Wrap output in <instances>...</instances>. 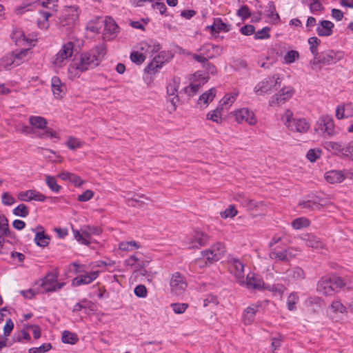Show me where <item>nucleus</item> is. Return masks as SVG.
Listing matches in <instances>:
<instances>
[{
  "label": "nucleus",
  "instance_id": "obj_1",
  "mask_svg": "<svg viewBox=\"0 0 353 353\" xmlns=\"http://www.w3.org/2000/svg\"><path fill=\"white\" fill-rule=\"evenodd\" d=\"M107 51L103 45L92 48L88 52L83 53L79 60L74 61L69 65V73L79 76L81 73L96 68L102 61Z\"/></svg>",
  "mask_w": 353,
  "mask_h": 353
},
{
  "label": "nucleus",
  "instance_id": "obj_2",
  "mask_svg": "<svg viewBox=\"0 0 353 353\" xmlns=\"http://www.w3.org/2000/svg\"><path fill=\"white\" fill-rule=\"evenodd\" d=\"M281 120L288 130L292 132L305 134L310 128V123L304 118H294L293 112L286 110L281 117Z\"/></svg>",
  "mask_w": 353,
  "mask_h": 353
},
{
  "label": "nucleus",
  "instance_id": "obj_3",
  "mask_svg": "<svg viewBox=\"0 0 353 353\" xmlns=\"http://www.w3.org/2000/svg\"><path fill=\"white\" fill-rule=\"evenodd\" d=\"M344 52L341 50H327L322 52L310 61L312 65H318L319 68L335 64L344 58Z\"/></svg>",
  "mask_w": 353,
  "mask_h": 353
},
{
  "label": "nucleus",
  "instance_id": "obj_4",
  "mask_svg": "<svg viewBox=\"0 0 353 353\" xmlns=\"http://www.w3.org/2000/svg\"><path fill=\"white\" fill-rule=\"evenodd\" d=\"M180 84V79L174 77L167 85V102L170 103L168 105V110L170 112H173L176 110L179 102L178 96V89Z\"/></svg>",
  "mask_w": 353,
  "mask_h": 353
},
{
  "label": "nucleus",
  "instance_id": "obj_5",
  "mask_svg": "<svg viewBox=\"0 0 353 353\" xmlns=\"http://www.w3.org/2000/svg\"><path fill=\"white\" fill-rule=\"evenodd\" d=\"M72 265L76 268L75 271L77 273H83L76 276L72 280L73 285L79 286L81 285L89 284L95 280L99 276L98 271L88 272L86 270V265H79L76 263H74Z\"/></svg>",
  "mask_w": 353,
  "mask_h": 353
},
{
  "label": "nucleus",
  "instance_id": "obj_6",
  "mask_svg": "<svg viewBox=\"0 0 353 353\" xmlns=\"http://www.w3.org/2000/svg\"><path fill=\"white\" fill-rule=\"evenodd\" d=\"M280 83V77L279 74H274L271 77H267L260 81L254 87V92L258 96H263L270 93L274 88Z\"/></svg>",
  "mask_w": 353,
  "mask_h": 353
},
{
  "label": "nucleus",
  "instance_id": "obj_7",
  "mask_svg": "<svg viewBox=\"0 0 353 353\" xmlns=\"http://www.w3.org/2000/svg\"><path fill=\"white\" fill-rule=\"evenodd\" d=\"M208 241L209 236L207 234L196 230L186 238L185 243L188 249H195L205 246Z\"/></svg>",
  "mask_w": 353,
  "mask_h": 353
},
{
  "label": "nucleus",
  "instance_id": "obj_8",
  "mask_svg": "<svg viewBox=\"0 0 353 353\" xmlns=\"http://www.w3.org/2000/svg\"><path fill=\"white\" fill-rule=\"evenodd\" d=\"M315 130L321 131L324 136L327 137H333L337 134L332 117L327 115H323L319 119Z\"/></svg>",
  "mask_w": 353,
  "mask_h": 353
},
{
  "label": "nucleus",
  "instance_id": "obj_9",
  "mask_svg": "<svg viewBox=\"0 0 353 353\" xmlns=\"http://www.w3.org/2000/svg\"><path fill=\"white\" fill-rule=\"evenodd\" d=\"M171 292L176 295L182 294L188 287L187 281L183 275L176 272L172 274L170 280Z\"/></svg>",
  "mask_w": 353,
  "mask_h": 353
},
{
  "label": "nucleus",
  "instance_id": "obj_10",
  "mask_svg": "<svg viewBox=\"0 0 353 353\" xmlns=\"http://www.w3.org/2000/svg\"><path fill=\"white\" fill-rule=\"evenodd\" d=\"M74 52V44L68 41L62 46L61 50L57 53L54 60V64L57 67H62L65 65L67 60L72 56Z\"/></svg>",
  "mask_w": 353,
  "mask_h": 353
},
{
  "label": "nucleus",
  "instance_id": "obj_11",
  "mask_svg": "<svg viewBox=\"0 0 353 353\" xmlns=\"http://www.w3.org/2000/svg\"><path fill=\"white\" fill-rule=\"evenodd\" d=\"M134 48L138 49L147 58L148 57H152L153 54L159 51L161 46L157 41L149 39L140 41L136 45Z\"/></svg>",
  "mask_w": 353,
  "mask_h": 353
},
{
  "label": "nucleus",
  "instance_id": "obj_12",
  "mask_svg": "<svg viewBox=\"0 0 353 353\" xmlns=\"http://www.w3.org/2000/svg\"><path fill=\"white\" fill-rule=\"evenodd\" d=\"M171 58V53L161 51L157 56L154 57L152 61L146 67L145 70L150 74H155L158 69L161 68L163 64Z\"/></svg>",
  "mask_w": 353,
  "mask_h": 353
},
{
  "label": "nucleus",
  "instance_id": "obj_13",
  "mask_svg": "<svg viewBox=\"0 0 353 353\" xmlns=\"http://www.w3.org/2000/svg\"><path fill=\"white\" fill-rule=\"evenodd\" d=\"M57 277V273H49L45 276L40 285L44 292H55L63 287L65 283H58Z\"/></svg>",
  "mask_w": 353,
  "mask_h": 353
},
{
  "label": "nucleus",
  "instance_id": "obj_14",
  "mask_svg": "<svg viewBox=\"0 0 353 353\" xmlns=\"http://www.w3.org/2000/svg\"><path fill=\"white\" fill-rule=\"evenodd\" d=\"M234 117L238 123L245 122L250 125H254L257 122L254 113L247 108L234 111Z\"/></svg>",
  "mask_w": 353,
  "mask_h": 353
},
{
  "label": "nucleus",
  "instance_id": "obj_15",
  "mask_svg": "<svg viewBox=\"0 0 353 353\" xmlns=\"http://www.w3.org/2000/svg\"><path fill=\"white\" fill-rule=\"evenodd\" d=\"M74 235L77 241L82 244L88 245L90 243V239L92 235H99L101 230L99 228L94 226H87L81 233L78 230H73Z\"/></svg>",
  "mask_w": 353,
  "mask_h": 353
},
{
  "label": "nucleus",
  "instance_id": "obj_16",
  "mask_svg": "<svg viewBox=\"0 0 353 353\" xmlns=\"http://www.w3.org/2000/svg\"><path fill=\"white\" fill-rule=\"evenodd\" d=\"M209 77L203 76L200 72L194 74V81L188 86L184 88V92L190 97L194 96L200 89L201 85L208 82Z\"/></svg>",
  "mask_w": 353,
  "mask_h": 353
},
{
  "label": "nucleus",
  "instance_id": "obj_17",
  "mask_svg": "<svg viewBox=\"0 0 353 353\" xmlns=\"http://www.w3.org/2000/svg\"><path fill=\"white\" fill-rule=\"evenodd\" d=\"M225 252V246L221 243H216L210 249L203 251V255L212 262L219 260Z\"/></svg>",
  "mask_w": 353,
  "mask_h": 353
},
{
  "label": "nucleus",
  "instance_id": "obj_18",
  "mask_svg": "<svg viewBox=\"0 0 353 353\" xmlns=\"http://www.w3.org/2000/svg\"><path fill=\"white\" fill-rule=\"evenodd\" d=\"M229 269L239 283L244 282V265L241 261L238 259H231L229 261Z\"/></svg>",
  "mask_w": 353,
  "mask_h": 353
},
{
  "label": "nucleus",
  "instance_id": "obj_19",
  "mask_svg": "<svg viewBox=\"0 0 353 353\" xmlns=\"http://www.w3.org/2000/svg\"><path fill=\"white\" fill-rule=\"evenodd\" d=\"M10 37L12 40L17 46H25L26 44H30L37 41V35H32L31 38H28L19 28H14Z\"/></svg>",
  "mask_w": 353,
  "mask_h": 353
},
{
  "label": "nucleus",
  "instance_id": "obj_20",
  "mask_svg": "<svg viewBox=\"0 0 353 353\" xmlns=\"http://www.w3.org/2000/svg\"><path fill=\"white\" fill-rule=\"evenodd\" d=\"M18 199L23 201H30L32 200L37 201H44L46 200V196L34 190H29L24 192H21L18 194Z\"/></svg>",
  "mask_w": 353,
  "mask_h": 353
},
{
  "label": "nucleus",
  "instance_id": "obj_21",
  "mask_svg": "<svg viewBox=\"0 0 353 353\" xmlns=\"http://www.w3.org/2000/svg\"><path fill=\"white\" fill-rule=\"evenodd\" d=\"M346 174L347 172H345L343 170H332L324 174V178L329 183H340L345 180Z\"/></svg>",
  "mask_w": 353,
  "mask_h": 353
},
{
  "label": "nucleus",
  "instance_id": "obj_22",
  "mask_svg": "<svg viewBox=\"0 0 353 353\" xmlns=\"http://www.w3.org/2000/svg\"><path fill=\"white\" fill-rule=\"evenodd\" d=\"M317 291L324 295H332L334 292V287L332 284L331 277L321 278L317 284Z\"/></svg>",
  "mask_w": 353,
  "mask_h": 353
},
{
  "label": "nucleus",
  "instance_id": "obj_23",
  "mask_svg": "<svg viewBox=\"0 0 353 353\" xmlns=\"http://www.w3.org/2000/svg\"><path fill=\"white\" fill-rule=\"evenodd\" d=\"M300 239L304 241L305 245L308 247L314 249H321L324 247L323 242L313 234H303L300 236Z\"/></svg>",
  "mask_w": 353,
  "mask_h": 353
},
{
  "label": "nucleus",
  "instance_id": "obj_24",
  "mask_svg": "<svg viewBox=\"0 0 353 353\" xmlns=\"http://www.w3.org/2000/svg\"><path fill=\"white\" fill-rule=\"evenodd\" d=\"M243 281V283L239 284L245 286L248 289L260 290L263 288V282L256 278L253 273L248 274Z\"/></svg>",
  "mask_w": 353,
  "mask_h": 353
},
{
  "label": "nucleus",
  "instance_id": "obj_25",
  "mask_svg": "<svg viewBox=\"0 0 353 353\" xmlns=\"http://www.w3.org/2000/svg\"><path fill=\"white\" fill-rule=\"evenodd\" d=\"M353 117V104L346 103L339 105L336 108V117L338 119H347Z\"/></svg>",
  "mask_w": 353,
  "mask_h": 353
},
{
  "label": "nucleus",
  "instance_id": "obj_26",
  "mask_svg": "<svg viewBox=\"0 0 353 353\" xmlns=\"http://www.w3.org/2000/svg\"><path fill=\"white\" fill-rule=\"evenodd\" d=\"M51 88L54 96L57 99L61 98L66 90L65 85L62 83L60 79L56 76L51 79Z\"/></svg>",
  "mask_w": 353,
  "mask_h": 353
},
{
  "label": "nucleus",
  "instance_id": "obj_27",
  "mask_svg": "<svg viewBox=\"0 0 353 353\" xmlns=\"http://www.w3.org/2000/svg\"><path fill=\"white\" fill-rule=\"evenodd\" d=\"M239 94V90H234L231 92L225 94L219 101V106L224 110H228L233 103L236 101Z\"/></svg>",
  "mask_w": 353,
  "mask_h": 353
},
{
  "label": "nucleus",
  "instance_id": "obj_28",
  "mask_svg": "<svg viewBox=\"0 0 353 353\" xmlns=\"http://www.w3.org/2000/svg\"><path fill=\"white\" fill-rule=\"evenodd\" d=\"M259 307L258 305L252 304L245 309L243 313V322L245 325H250L254 322Z\"/></svg>",
  "mask_w": 353,
  "mask_h": 353
},
{
  "label": "nucleus",
  "instance_id": "obj_29",
  "mask_svg": "<svg viewBox=\"0 0 353 353\" xmlns=\"http://www.w3.org/2000/svg\"><path fill=\"white\" fill-rule=\"evenodd\" d=\"M216 94V90L214 88H210L203 94H201L198 100V105L201 108H206L210 103H211Z\"/></svg>",
  "mask_w": 353,
  "mask_h": 353
},
{
  "label": "nucleus",
  "instance_id": "obj_30",
  "mask_svg": "<svg viewBox=\"0 0 353 353\" xmlns=\"http://www.w3.org/2000/svg\"><path fill=\"white\" fill-rule=\"evenodd\" d=\"M32 230L36 233L34 241L38 246L45 247L49 244L50 238L44 234L43 227L39 226L37 228V230L32 229Z\"/></svg>",
  "mask_w": 353,
  "mask_h": 353
},
{
  "label": "nucleus",
  "instance_id": "obj_31",
  "mask_svg": "<svg viewBox=\"0 0 353 353\" xmlns=\"http://www.w3.org/2000/svg\"><path fill=\"white\" fill-rule=\"evenodd\" d=\"M30 53V50L29 48L14 50L12 54L13 57H14V65L18 66L24 61L28 60Z\"/></svg>",
  "mask_w": 353,
  "mask_h": 353
},
{
  "label": "nucleus",
  "instance_id": "obj_32",
  "mask_svg": "<svg viewBox=\"0 0 353 353\" xmlns=\"http://www.w3.org/2000/svg\"><path fill=\"white\" fill-rule=\"evenodd\" d=\"M14 328V323L11 319L6 320V324L3 327V336L0 337V350L4 347L8 341L7 337L10 335Z\"/></svg>",
  "mask_w": 353,
  "mask_h": 353
},
{
  "label": "nucleus",
  "instance_id": "obj_33",
  "mask_svg": "<svg viewBox=\"0 0 353 353\" xmlns=\"http://www.w3.org/2000/svg\"><path fill=\"white\" fill-rule=\"evenodd\" d=\"M285 274L286 279L289 281L301 280L305 276L303 270L299 267H295L291 270H287Z\"/></svg>",
  "mask_w": 353,
  "mask_h": 353
},
{
  "label": "nucleus",
  "instance_id": "obj_34",
  "mask_svg": "<svg viewBox=\"0 0 353 353\" xmlns=\"http://www.w3.org/2000/svg\"><path fill=\"white\" fill-rule=\"evenodd\" d=\"M206 30L209 31L212 37H217L221 31L228 32L229 30L228 23H212L205 28Z\"/></svg>",
  "mask_w": 353,
  "mask_h": 353
},
{
  "label": "nucleus",
  "instance_id": "obj_35",
  "mask_svg": "<svg viewBox=\"0 0 353 353\" xmlns=\"http://www.w3.org/2000/svg\"><path fill=\"white\" fill-rule=\"evenodd\" d=\"M28 120L30 125L35 129L43 130L48 124L47 120L40 116H30Z\"/></svg>",
  "mask_w": 353,
  "mask_h": 353
},
{
  "label": "nucleus",
  "instance_id": "obj_36",
  "mask_svg": "<svg viewBox=\"0 0 353 353\" xmlns=\"http://www.w3.org/2000/svg\"><path fill=\"white\" fill-rule=\"evenodd\" d=\"M127 267L130 268L133 272L134 271L139 270L140 268H142L145 266V262L139 260L136 256L132 255L128 259H127L125 261Z\"/></svg>",
  "mask_w": 353,
  "mask_h": 353
},
{
  "label": "nucleus",
  "instance_id": "obj_37",
  "mask_svg": "<svg viewBox=\"0 0 353 353\" xmlns=\"http://www.w3.org/2000/svg\"><path fill=\"white\" fill-rule=\"evenodd\" d=\"M14 57H13L12 53L5 55L0 59V70H7L16 67L17 65H14Z\"/></svg>",
  "mask_w": 353,
  "mask_h": 353
},
{
  "label": "nucleus",
  "instance_id": "obj_38",
  "mask_svg": "<svg viewBox=\"0 0 353 353\" xmlns=\"http://www.w3.org/2000/svg\"><path fill=\"white\" fill-rule=\"evenodd\" d=\"M65 19L76 21L79 19V11L77 6H67L64 8Z\"/></svg>",
  "mask_w": 353,
  "mask_h": 353
},
{
  "label": "nucleus",
  "instance_id": "obj_39",
  "mask_svg": "<svg viewBox=\"0 0 353 353\" xmlns=\"http://www.w3.org/2000/svg\"><path fill=\"white\" fill-rule=\"evenodd\" d=\"M322 200H319V202L314 201H303L300 203V205L303 209L313 211L315 210H321L324 205L325 203H321Z\"/></svg>",
  "mask_w": 353,
  "mask_h": 353
},
{
  "label": "nucleus",
  "instance_id": "obj_40",
  "mask_svg": "<svg viewBox=\"0 0 353 353\" xmlns=\"http://www.w3.org/2000/svg\"><path fill=\"white\" fill-rule=\"evenodd\" d=\"M334 23H317L316 32L321 37L330 36L332 32Z\"/></svg>",
  "mask_w": 353,
  "mask_h": 353
},
{
  "label": "nucleus",
  "instance_id": "obj_41",
  "mask_svg": "<svg viewBox=\"0 0 353 353\" xmlns=\"http://www.w3.org/2000/svg\"><path fill=\"white\" fill-rule=\"evenodd\" d=\"M141 245L135 241H122L119 244V250L125 252H131L140 248Z\"/></svg>",
  "mask_w": 353,
  "mask_h": 353
},
{
  "label": "nucleus",
  "instance_id": "obj_42",
  "mask_svg": "<svg viewBox=\"0 0 353 353\" xmlns=\"http://www.w3.org/2000/svg\"><path fill=\"white\" fill-rule=\"evenodd\" d=\"M223 110L222 108H220L219 105L218 107L212 110L209 112L207 115L206 118L208 120H210L213 122H216V123H220L222 122V117H221V112Z\"/></svg>",
  "mask_w": 353,
  "mask_h": 353
},
{
  "label": "nucleus",
  "instance_id": "obj_43",
  "mask_svg": "<svg viewBox=\"0 0 353 353\" xmlns=\"http://www.w3.org/2000/svg\"><path fill=\"white\" fill-rule=\"evenodd\" d=\"M39 1V0H26L20 6L15 8L14 12L17 14H21L26 11L29 10L30 7L33 6Z\"/></svg>",
  "mask_w": 353,
  "mask_h": 353
},
{
  "label": "nucleus",
  "instance_id": "obj_44",
  "mask_svg": "<svg viewBox=\"0 0 353 353\" xmlns=\"http://www.w3.org/2000/svg\"><path fill=\"white\" fill-rule=\"evenodd\" d=\"M236 200L248 210H252L258 206L257 203L254 200L246 198L243 194H238Z\"/></svg>",
  "mask_w": 353,
  "mask_h": 353
},
{
  "label": "nucleus",
  "instance_id": "obj_45",
  "mask_svg": "<svg viewBox=\"0 0 353 353\" xmlns=\"http://www.w3.org/2000/svg\"><path fill=\"white\" fill-rule=\"evenodd\" d=\"M324 148L334 153H342L343 152V146L341 143L334 141H327L324 143Z\"/></svg>",
  "mask_w": 353,
  "mask_h": 353
},
{
  "label": "nucleus",
  "instance_id": "obj_46",
  "mask_svg": "<svg viewBox=\"0 0 353 353\" xmlns=\"http://www.w3.org/2000/svg\"><path fill=\"white\" fill-rule=\"evenodd\" d=\"M130 60L137 65H141L146 59L145 55H143L138 49L134 48L130 54Z\"/></svg>",
  "mask_w": 353,
  "mask_h": 353
},
{
  "label": "nucleus",
  "instance_id": "obj_47",
  "mask_svg": "<svg viewBox=\"0 0 353 353\" xmlns=\"http://www.w3.org/2000/svg\"><path fill=\"white\" fill-rule=\"evenodd\" d=\"M309 225H310V221L307 218H305V217H299V218L295 219L292 222V227L294 230H301V229H303L304 228L309 226Z\"/></svg>",
  "mask_w": 353,
  "mask_h": 353
},
{
  "label": "nucleus",
  "instance_id": "obj_48",
  "mask_svg": "<svg viewBox=\"0 0 353 353\" xmlns=\"http://www.w3.org/2000/svg\"><path fill=\"white\" fill-rule=\"evenodd\" d=\"M61 339L63 343L69 344H75L78 341L75 334L66 330L63 332Z\"/></svg>",
  "mask_w": 353,
  "mask_h": 353
},
{
  "label": "nucleus",
  "instance_id": "obj_49",
  "mask_svg": "<svg viewBox=\"0 0 353 353\" xmlns=\"http://www.w3.org/2000/svg\"><path fill=\"white\" fill-rule=\"evenodd\" d=\"M299 58V53L296 50H290L283 57V62L290 64L295 62Z\"/></svg>",
  "mask_w": 353,
  "mask_h": 353
},
{
  "label": "nucleus",
  "instance_id": "obj_50",
  "mask_svg": "<svg viewBox=\"0 0 353 353\" xmlns=\"http://www.w3.org/2000/svg\"><path fill=\"white\" fill-rule=\"evenodd\" d=\"M322 151L319 148H312L308 150L306 157L311 163L315 162L317 159H320Z\"/></svg>",
  "mask_w": 353,
  "mask_h": 353
},
{
  "label": "nucleus",
  "instance_id": "obj_51",
  "mask_svg": "<svg viewBox=\"0 0 353 353\" xmlns=\"http://www.w3.org/2000/svg\"><path fill=\"white\" fill-rule=\"evenodd\" d=\"M308 43L310 45V50L314 57L318 56V46L320 44V39L316 37H312L308 39Z\"/></svg>",
  "mask_w": 353,
  "mask_h": 353
},
{
  "label": "nucleus",
  "instance_id": "obj_52",
  "mask_svg": "<svg viewBox=\"0 0 353 353\" xmlns=\"http://www.w3.org/2000/svg\"><path fill=\"white\" fill-rule=\"evenodd\" d=\"M156 274V272H152L151 271H148L145 269H143V268H140L139 270L134 271L133 272V276L137 278L140 276L145 277V279L151 281L152 279L154 278V276Z\"/></svg>",
  "mask_w": 353,
  "mask_h": 353
},
{
  "label": "nucleus",
  "instance_id": "obj_53",
  "mask_svg": "<svg viewBox=\"0 0 353 353\" xmlns=\"http://www.w3.org/2000/svg\"><path fill=\"white\" fill-rule=\"evenodd\" d=\"M330 308L334 313L339 312L343 314L347 312V307L339 300L334 301L331 303Z\"/></svg>",
  "mask_w": 353,
  "mask_h": 353
},
{
  "label": "nucleus",
  "instance_id": "obj_54",
  "mask_svg": "<svg viewBox=\"0 0 353 353\" xmlns=\"http://www.w3.org/2000/svg\"><path fill=\"white\" fill-rule=\"evenodd\" d=\"M214 48V47L212 44L205 43L199 49V51L206 58H212L214 56L212 52Z\"/></svg>",
  "mask_w": 353,
  "mask_h": 353
},
{
  "label": "nucleus",
  "instance_id": "obj_55",
  "mask_svg": "<svg viewBox=\"0 0 353 353\" xmlns=\"http://www.w3.org/2000/svg\"><path fill=\"white\" fill-rule=\"evenodd\" d=\"M238 213L237 210L236 209L234 205H230L228 208H226L224 211L221 212L220 216L222 219H228V218H233Z\"/></svg>",
  "mask_w": 353,
  "mask_h": 353
},
{
  "label": "nucleus",
  "instance_id": "obj_56",
  "mask_svg": "<svg viewBox=\"0 0 353 353\" xmlns=\"http://www.w3.org/2000/svg\"><path fill=\"white\" fill-rule=\"evenodd\" d=\"M269 256L272 259H279L283 261H289V256H287V254L285 253V250L276 251V250H273L270 252Z\"/></svg>",
  "mask_w": 353,
  "mask_h": 353
},
{
  "label": "nucleus",
  "instance_id": "obj_57",
  "mask_svg": "<svg viewBox=\"0 0 353 353\" xmlns=\"http://www.w3.org/2000/svg\"><path fill=\"white\" fill-rule=\"evenodd\" d=\"M46 183L50 190L54 192H58L61 189V186L57 184L54 176L46 175Z\"/></svg>",
  "mask_w": 353,
  "mask_h": 353
},
{
  "label": "nucleus",
  "instance_id": "obj_58",
  "mask_svg": "<svg viewBox=\"0 0 353 353\" xmlns=\"http://www.w3.org/2000/svg\"><path fill=\"white\" fill-rule=\"evenodd\" d=\"M299 301V296L296 293H291L287 299V305L289 310L292 311L296 309V304Z\"/></svg>",
  "mask_w": 353,
  "mask_h": 353
},
{
  "label": "nucleus",
  "instance_id": "obj_59",
  "mask_svg": "<svg viewBox=\"0 0 353 353\" xmlns=\"http://www.w3.org/2000/svg\"><path fill=\"white\" fill-rule=\"evenodd\" d=\"M332 284L334 287V291L338 289L346 288V277L342 279L339 276H333L331 278Z\"/></svg>",
  "mask_w": 353,
  "mask_h": 353
},
{
  "label": "nucleus",
  "instance_id": "obj_60",
  "mask_svg": "<svg viewBox=\"0 0 353 353\" xmlns=\"http://www.w3.org/2000/svg\"><path fill=\"white\" fill-rule=\"evenodd\" d=\"M13 214L15 216L26 217L29 214V211L26 205L19 204L13 210Z\"/></svg>",
  "mask_w": 353,
  "mask_h": 353
},
{
  "label": "nucleus",
  "instance_id": "obj_61",
  "mask_svg": "<svg viewBox=\"0 0 353 353\" xmlns=\"http://www.w3.org/2000/svg\"><path fill=\"white\" fill-rule=\"evenodd\" d=\"M173 312L176 314H181L185 312L188 307V304L184 303H174L170 305Z\"/></svg>",
  "mask_w": 353,
  "mask_h": 353
},
{
  "label": "nucleus",
  "instance_id": "obj_62",
  "mask_svg": "<svg viewBox=\"0 0 353 353\" xmlns=\"http://www.w3.org/2000/svg\"><path fill=\"white\" fill-rule=\"evenodd\" d=\"M43 130H44L43 132L39 134V135H38L40 138L45 139V138L50 137L52 139H53V138L56 139L57 140L59 139V137L55 131L52 130L50 128H47V126Z\"/></svg>",
  "mask_w": 353,
  "mask_h": 353
},
{
  "label": "nucleus",
  "instance_id": "obj_63",
  "mask_svg": "<svg viewBox=\"0 0 353 353\" xmlns=\"http://www.w3.org/2000/svg\"><path fill=\"white\" fill-rule=\"evenodd\" d=\"M58 0H43L41 3L44 8L51 10L53 12H56L58 9Z\"/></svg>",
  "mask_w": 353,
  "mask_h": 353
},
{
  "label": "nucleus",
  "instance_id": "obj_64",
  "mask_svg": "<svg viewBox=\"0 0 353 353\" xmlns=\"http://www.w3.org/2000/svg\"><path fill=\"white\" fill-rule=\"evenodd\" d=\"M52 348L50 343H43L38 347H32L29 350V353H45Z\"/></svg>",
  "mask_w": 353,
  "mask_h": 353
}]
</instances>
